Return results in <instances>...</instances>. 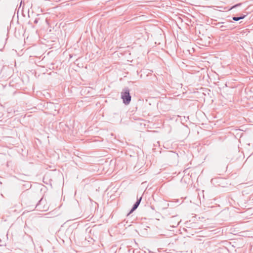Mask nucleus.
Here are the masks:
<instances>
[{
  "label": "nucleus",
  "mask_w": 253,
  "mask_h": 253,
  "mask_svg": "<svg viewBox=\"0 0 253 253\" xmlns=\"http://www.w3.org/2000/svg\"><path fill=\"white\" fill-rule=\"evenodd\" d=\"M121 97L125 104L129 103L131 97L129 94V90L127 88L124 89V91L122 92Z\"/></svg>",
  "instance_id": "1"
},
{
  "label": "nucleus",
  "mask_w": 253,
  "mask_h": 253,
  "mask_svg": "<svg viewBox=\"0 0 253 253\" xmlns=\"http://www.w3.org/2000/svg\"><path fill=\"white\" fill-rule=\"evenodd\" d=\"M44 201L43 200V199H41L39 202L36 205V208L39 211H46L47 209V207H45V206H43V207L42 205L44 204Z\"/></svg>",
  "instance_id": "2"
},
{
  "label": "nucleus",
  "mask_w": 253,
  "mask_h": 253,
  "mask_svg": "<svg viewBox=\"0 0 253 253\" xmlns=\"http://www.w3.org/2000/svg\"><path fill=\"white\" fill-rule=\"evenodd\" d=\"M142 199V197H140L139 199H138L137 201L135 202V203L133 205L131 210H130V212L129 213H130L131 212H132L134 211H135L137 208V207H138V206L139 205L140 203V202H141V200Z\"/></svg>",
  "instance_id": "3"
},
{
  "label": "nucleus",
  "mask_w": 253,
  "mask_h": 253,
  "mask_svg": "<svg viewBox=\"0 0 253 253\" xmlns=\"http://www.w3.org/2000/svg\"><path fill=\"white\" fill-rule=\"evenodd\" d=\"M168 157L169 158H173L176 159L178 157V155L174 152H171L168 153Z\"/></svg>",
  "instance_id": "4"
},
{
  "label": "nucleus",
  "mask_w": 253,
  "mask_h": 253,
  "mask_svg": "<svg viewBox=\"0 0 253 253\" xmlns=\"http://www.w3.org/2000/svg\"><path fill=\"white\" fill-rule=\"evenodd\" d=\"M245 15L241 16L240 17H233V20L234 21H239V20L243 19L245 17Z\"/></svg>",
  "instance_id": "5"
},
{
  "label": "nucleus",
  "mask_w": 253,
  "mask_h": 253,
  "mask_svg": "<svg viewBox=\"0 0 253 253\" xmlns=\"http://www.w3.org/2000/svg\"><path fill=\"white\" fill-rule=\"evenodd\" d=\"M216 25L218 26V27L221 29V30H224L226 28V26L222 25V23H218Z\"/></svg>",
  "instance_id": "6"
},
{
  "label": "nucleus",
  "mask_w": 253,
  "mask_h": 253,
  "mask_svg": "<svg viewBox=\"0 0 253 253\" xmlns=\"http://www.w3.org/2000/svg\"><path fill=\"white\" fill-rule=\"evenodd\" d=\"M241 4V3H239V4H236V5H234L231 8H234L235 7H236L240 5Z\"/></svg>",
  "instance_id": "7"
},
{
  "label": "nucleus",
  "mask_w": 253,
  "mask_h": 253,
  "mask_svg": "<svg viewBox=\"0 0 253 253\" xmlns=\"http://www.w3.org/2000/svg\"><path fill=\"white\" fill-rule=\"evenodd\" d=\"M49 105H51V106H53V104H52V103H50V104H49Z\"/></svg>",
  "instance_id": "8"
}]
</instances>
